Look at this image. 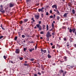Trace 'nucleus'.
I'll return each mask as SVG.
<instances>
[{
  "mask_svg": "<svg viewBox=\"0 0 76 76\" xmlns=\"http://www.w3.org/2000/svg\"><path fill=\"white\" fill-rule=\"evenodd\" d=\"M54 12H56V10H54Z\"/></svg>",
  "mask_w": 76,
  "mask_h": 76,
  "instance_id": "obj_64",
  "label": "nucleus"
},
{
  "mask_svg": "<svg viewBox=\"0 0 76 76\" xmlns=\"http://www.w3.org/2000/svg\"><path fill=\"white\" fill-rule=\"evenodd\" d=\"M52 12H53V11H52V10H50V13H52Z\"/></svg>",
  "mask_w": 76,
  "mask_h": 76,
  "instance_id": "obj_52",
  "label": "nucleus"
},
{
  "mask_svg": "<svg viewBox=\"0 0 76 76\" xmlns=\"http://www.w3.org/2000/svg\"><path fill=\"white\" fill-rule=\"evenodd\" d=\"M52 35H53V36L55 35V32L53 31V32L52 33Z\"/></svg>",
  "mask_w": 76,
  "mask_h": 76,
  "instance_id": "obj_25",
  "label": "nucleus"
},
{
  "mask_svg": "<svg viewBox=\"0 0 76 76\" xmlns=\"http://www.w3.org/2000/svg\"><path fill=\"white\" fill-rule=\"evenodd\" d=\"M48 58H51V56L49 54H48Z\"/></svg>",
  "mask_w": 76,
  "mask_h": 76,
  "instance_id": "obj_20",
  "label": "nucleus"
},
{
  "mask_svg": "<svg viewBox=\"0 0 76 76\" xmlns=\"http://www.w3.org/2000/svg\"><path fill=\"white\" fill-rule=\"evenodd\" d=\"M46 28H47V29H48V25H47Z\"/></svg>",
  "mask_w": 76,
  "mask_h": 76,
  "instance_id": "obj_46",
  "label": "nucleus"
},
{
  "mask_svg": "<svg viewBox=\"0 0 76 76\" xmlns=\"http://www.w3.org/2000/svg\"><path fill=\"white\" fill-rule=\"evenodd\" d=\"M23 23H26L27 21H28V19H24L23 20Z\"/></svg>",
  "mask_w": 76,
  "mask_h": 76,
  "instance_id": "obj_10",
  "label": "nucleus"
},
{
  "mask_svg": "<svg viewBox=\"0 0 76 76\" xmlns=\"http://www.w3.org/2000/svg\"><path fill=\"white\" fill-rule=\"evenodd\" d=\"M64 61H67V57L66 56H64Z\"/></svg>",
  "mask_w": 76,
  "mask_h": 76,
  "instance_id": "obj_14",
  "label": "nucleus"
},
{
  "mask_svg": "<svg viewBox=\"0 0 76 76\" xmlns=\"http://www.w3.org/2000/svg\"><path fill=\"white\" fill-rule=\"evenodd\" d=\"M50 44L51 45H52V46L53 45V44L52 43H50Z\"/></svg>",
  "mask_w": 76,
  "mask_h": 76,
  "instance_id": "obj_53",
  "label": "nucleus"
},
{
  "mask_svg": "<svg viewBox=\"0 0 76 76\" xmlns=\"http://www.w3.org/2000/svg\"><path fill=\"white\" fill-rule=\"evenodd\" d=\"M2 38H3V36H2L0 37V39H1Z\"/></svg>",
  "mask_w": 76,
  "mask_h": 76,
  "instance_id": "obj_43",
  "label": "nucleus"
},
{
  "mask_svg": "<svg viewBox=\"0 0 76 76\" xmlns=\"http://www.w3.org/2000/svg\"><path fill=\"white\" fill-rule=\"evenodd\" d=\"M49 18H53V16L51 15L50 16Z\"/></svg>",
  "mask_w": 76,
  "mask_h": 76,
  "instance_id": "obj_37",
  "label": "nucleus"
},
{
  "mask_svg": "<svg viewBox=\"0 0 76 76\" xmlns=\"http://www.w3.org/2000/svg\"><path fill=\"white\" fill-rule=\"evenodd\" d=\"M34 76H37V75L36 74H34Z\"/></svg>",
  "mask_w": 76,
  "mask_h": 76,
  "instance_id": "obj_60",
  "label": "nucleus"
},
{
  "mask_svg": "<svg viewBox=\"0 0 76 76\" xmlns=\"http://www.w3.org/2000/svg\"><path fill=\"white\" fill-rule=\"evenodd\" d=\"M1 12L2 13H5V11L4 10H3V11H1Z\"/></svg>",
  "mask_w": 76,
  "mask_h": 76,
  "instance_id": "obj_29",
  "label": "nucleus"
},
{
  "mask_svg": "<svg viewBox=\"0 0 76 76\" xmlns=\"http://www.w3.org/2000/svg\"><path fill=\"white\" fill-rule=\"evenodd\" d=\"M53 65L54 66H55V65H56V64L54 63V64H53Z\"/></svg>",
  "mask_w": 76,
  "mask_h": 76,
  "instance_id": "obj_63",
  "label": "nucleus"
},
{
  "mask_svg": "<svg viewBox=\"0 0 76 76\" xmlns=\"http://www.w3.org/2000/svg\"><path fill=\"white\" fill-rule=\"evenodd\" d=\"M3 10V8H0V11L1 12Z\"/></svg>",
  "mask_w": 76,
  "mask_h": 76,
  "instance_id": "obj_44",
  "label": "nucleus"
},
{
  "mask_svg": "<svg viewBox=\"0 0 76 76\" xmlns=\"http://www.w3.org/2000/svg\"><path fill=\"white\" fill-rule=\"evenodd\" d=\"M73 14H75V11L74 9H73L72 10Z\"/></svg>",
  "mask_w": 76,
  "mask_h": 76,
  "instance_id": "obj_18",
  "label": "nucleus"
},
{
  "mask_svg": "<svg viewBox=\"0 0 76 76\" xmlns=\"http://www.w3.org/2000/svg\"><path fill=\"white\" fill-rule=\"evenodd\" d=\"M36 28H37V27L35 26V27H34V29H36Z\"/></svg>",
  "mask_w": 76,
  "mask_h": 76,
  "instance_id": "obj_62",
  "label": "nucleus"
},
{
  "mask_svg": "<svg viewBox=\"0 0 76 76\" xmlns=\"http://www.w3.org/2000/svg\"><path fill=\"white\" fill-rule=\"evenodd\" d=\"M31 20H33V22H35V20H34V18H31Z\"/></svg>",
  "mask_w": 76,
  "mask_h": 76,
  "instance_id": "obj_34",
  "label": "nucleus"
},
{
  "mask_svg": "<svg viewBox=\"0 0 76 76\" xmlns=\"http://www.w3.org/2000/svg\"><path fill=\"white\" fill-rule=\"evenodd\" d=\"M52 28H54V24L53 23H52Z\"/></svg>",
  "mask_w": 76,
  "mask_h": 76,
  "instance_id": "obj_38",
  "label": "nucleus"
},
{
  "mask_svg": "<svg viewBox=\"0 0 76 76\" xmlns=\"http://www.w3.org/2000/svg\"><path fill=\"white\" fill-rule=\"evenodd\" d=\"M66 52L67 53H68V54H70V52L69 51L67 50H66Z\"/></svg>",
  "mask_w": 76,
  "mask_h": 76,
  "instance_id": "obj_27",
  "label": "nucleus"
},
{
  "mask_svg": "<svg viewBox=\"0 0 76 76\" xmlns=\"http://www.w3.org/2000/svg\"><path fill=\"white\" fill-rule=\"evenodd\" d=\"M20 60H23V58L22 57H20Z\"/></svg>",
  "mask_w": 76,
  "mask_h": 76,
  "instance_id": "obj_39",
  "label": "nucleus"
},
{
  "mask_svg": "<svg viewBox=\"0 0 76 76\" xmlns=\"http://www.w3.org/2000/svg\"><path fill=\"white\" fill-rule=\"evenodd\" d=\"M41 51L42 53V52H43V53H45L47 52V50H43L42 49H41Z\"/></svg>",
  "mask_w": 76,
  "mask_h": 76,
  "instance_id": "obj_11",
  "label": "nucleus"
},
{
  "mask_svg": "<svg viewBox=\"0 0 76 76\" xmlns=\"http://www.w3.org/2000/svg\"><path fill=\"white\" fill-rule=\"evenodd\" d=\"M41 21H40L39 22V24H41Z\"/></svg>",
  "mask_w": 76,
  "mask_h": 76,
  "instance_id": "obj_55",
  "label": "nucleus"
},
{
  "mask_svg": "<svg viewBox=\"0 0 76 76\" xmlns=\"http://www.w3.org/2000/svg\"><path fill=\"white\" fill-rule=\"evenodd\" d=\"M40 34H44V32L42 31L40 32Z\"/></svg>",
  "mask_w": 76,
  "mask_h": 76,
  "instance_id": "obj_42",
  "label": "nucleus"
},
{
  "mask_svg": "<svg viewBox=\"0 0 76 76\" xmlns=\"http://www.w3.org/2000/svg\"><path fill=\"white\" fill-rule=\"evenodd\" d=\"M52 8H55L56 9H57V5H54L53 6H52Z\"/></svg>",
  "mask_w": 76,
  "mask_h": 76,
  "instance_id": "obj_8",
  "label": "nucleus"
},
{
  "mask_svg": "<svg viewBox=\"0 0 76 76\" xmlns=\"http://www.w3.org/2000/svg\"><path fill=\"white\" fill-rule=\"evenodd\" d=\"M38 75H41V73H40V72H39L38 73Z\"/></svg>",
  "mask_w": 76,
  "mask_h": 76,
  "instance_id": "obj_47",
  "label": "nucleus"
},
{
  "mask_svg": "<svg viewBox=\"0 0 76 76\" xmlns=\"http://www.w3.org/2000/svg\"><path fill=\"white\" fill-rule=\"evenodd\" d=\"M73 45L74 47H75V48H76V44H74Z\"/></svg>",
  "mask_w": 76,
  "mask_h": 76,
  "instance_id": "obj_40",
  "label": "nucleus"
},
{
  "mask_svg": "<svg viewBox=\"0 0 76 76\" xmlns=\"http://www.w3.org/2000/svg\"><path fill=\"white\" fill-rule=\"evenodd\" d=\"M10 63H12V64H14V63H15V62H13L12 61H10Z\"/></svg>",
  "mask_w": 76,
  "mask_h": 76,
  "instance_id": "obj_24",
  "label": "nucleus"
},
{
  "mask_svg": "<svg viewBox=\"0 0 76 76\" xmlns=\"http://www.w3.org/2000/svg\"><path fill=\"white\" fill-rule=\"evenodd\" d=\"M44 9V8L43 7H42L41 9H39L38 10V12H43V10H43Z\"/></svg>",
  "mask_w": 76,
  "mask_h": 76,
  "instance_id": "obj_7",
  "label": "nucleus"
},
{
  "mask_svg": "<svg viewBox=\"0 0 76 76\" xmlns=\"http://www.w3.org/2000/svg\"><path fill=\"white\" fill-rule=\"evenodd\" d=\"M43 38H42V37H40V39H42Z\"/></svg>",
  "mask_w": 76,
  "mask_h": 76,
  "instance_id": "obj_61",
  "label": "nucleus"
},
{
  "mask_svg": "<svg viewBox=\"0 0 76 76\" xmlns=\"http://www.w3.org/2000/svg\"><path fill=\"white\" fill-rule=\"evenodd\" d=\"M0 27H1L2 28V29H4V28L2 26V24H1V26H0Z\"/></svg>",
  "mask_w": 76,
  "mask_h": 76,
  "instance_id": "obj_51",
  "label": "nucleus"
},
{
  "mask_svg": "<svg viewBox=\"0 0 76 76\" xmlns=\"http://www.w3.org/2000/svg\"><path fill=\"white\" fill-rule=\"evenodd\" d=\"M28 64H24V65L25 66H28Z\"/></svg>",
  "mask_w": 76,
  "mask_h": 76,
  "instance_id": "obj_48",
  "label": "nucleus"
},
{
  "mask_svg": "<svg viewBox=\"0 0 76 76\" xmlns=\"http://www.w3.org/2000/svg\"><path fill=\"white\" fill-rule=\"evenodd\" d=\"M68 14V13H65L64 15V17H67V15Z\"/></svg>",
  "mask_w": 76,
  "mask_h": 76,
  "instance_id": "obj_16",
  "label": "nucleus"
},
{
  "mask_svg": "<svg viewBox=\"0 0 76 76\" xmlns=\"http://www.w3.org/2000/svg\"><path fill=\"white\" fill-rule=\"evenodd\" d=\"M60 61L61 63H63V62H64V61Z\"/></svg>",
  "mask_w": 76,
  "mask_h": 76,
  "instance_id": "obj_50",
  "label": "nucleus"
},
{
  "mask_svg": "<svg viewBox=\"0 0 76 76\" xmlns=\"http://www.w3.org/2000/svg\"><path fill=\"white\" fill-rule=\"evenodd\" d=\"M67 73V72L66 71H65L63 73V76H65V75H66V74Z\"/></svg>",
  "mask_w": 76,
  "mask_h": 76,
  "instance_id": "obj_12",
  "label": "nucleus"
},
{
  "mask_svg": "<svg viewBox=\"0 0 76 76\" xmlns=\"http://www.w3.org/2000/svg\"><path fill=\"white\" fill-rule=\"evenodd\" d=\"M48 12H46V15H47V16H48Z\"/></svg>",
  "mask_w": 76,
  "mask_h": 76,
  "instance_id": "obj_45",
  "label": "nucleus"
},
{
  "mask_svg": "<svg viewBox=\"0 0 76 76\" xmlns=\"http://www.w3.org/2000/svg\"><path fill=\"white\" fill-rule=\"evenodd\" d=\"M70 42H72V39L71 38L70 39Z\"/></svg>",
  "mask_w": 76,
  "mask_h": 76,
  "instance_id": "obj_54",
  "label": "nucleus"
},
{
  "mask_svg": "<svg viewBox=\"0 0 76 76\" xmlns=\"http://www.w3.org/2000/svg\"><path fill=\"white\" fill-rule=\"evenodd\" d=\"M23 23V21L22 20L20 21L19 22V23H20V25H22Z\"/></svg>",
  "mask_w": 76,
  "mask_h": 76,
  "instance_id": "obj_17",
  "label": "nucleus"
},
{
  "mask_svg": "<svg viewBox=\"0 0 76 76\" xmlns=\"http://www.w3.org/2000/svg\"><path fill=\"white\" fill-rule=\"evenodd\" d=\"M53 16H54V18H55V17H56V15L55 14H54L53 15Z\"/></svg>",
  "mask_w": 76,
  "mask_h": 76,
  "instance_id": "obj_56",
  "label": "nucleus"
},
{
  "mask_svg": "<svg viewBox=\"0 0 76 76\" xmlns=\"http://www.w3.org/2000/svg\"><path fill=\"white\" fill-rule=\"evenodd\" d=\"M29 51H30V52H31V51H32L34 50V48H33L30 49H29Z\"/></svg>",
  "mask_w": 76,
  "mask_h": 76,
  "instance_id": "obj_15",
  "label": "nucleus"
},
{
  "mask_svg": "<svg viewBox=\"0 0 76 76\" xmlns=\"http://www.w3.org/2000/svg\"><path fill=\"white\" fill-rule=\"evenodd\" d=\"M22 38H25V35H22Z\"/></svg>",
  "mask_w": 76,
  "mask_h": 76,
  "instance_id": "obj_31",
  "label": "nucleus"
},
{
  "mask_svg": "<svg viewBox=\"0 0 76 76\" xmlns=\"http://www.w3.org/2000/svg\"><path fill=\"white\" fill-rule=\"evenodd\" d=\"M39 4H36L37 6H39Z\"/></svg>",
  "mask_w": 76,
  "mask_h": 76,
  "instance_id": "obj_58",
  "label": "nucleus"
},
{
  "mask_svg": "<svg viewBox=\"0 0 76 76\" xmlns=\"http://www.w3.org/2000/svg\"><path fill=\"white\" fill-rule=\"evenodd\" d=\"M31 1L30 0H26V2H27V3H30V2H31Z\"/></svg>",
  "mask_w": 76,
  "mask_h": 76,
  "instance_id": "obj_19",
  "label": "nucleus"
},
{
  "mask_svg": "<svg viewBox=\"0 0 76 76\" xmlns=\"http://www.w3.org/2000/svg\"><path fill=\"white\" fill-rule=\"evenodd\" d=\"M69 31V32H70L71 33H72V31L73 33H75L76 32V30L75 29H70Z\"/></svg>",
  "mask_w": 76,
  "mask_h": 76,
  "instance_id": "obj_1",
  "label": "nucleus"
},
{
  "mask_svg": "<svg viewBox=\"0 0 76 76\" xmlns=\"http://www.w3.org/2000/svg\"><path fill=\"white\" fill-rule=\"evenodd\" d=\"M60 73H63V72H64L63 71V70H60Z\"/></svg>",
  "mask_w": 76,
  "mask_h": 76,
  "instance_id": "obj_26",
  "label": "nucleus"
},
{
  "mask_svg": "<svg viewBox=\"0 0 76 76\" xmlns=\"http://www.w3.org/2000/svg\"><path fill=\"white\" fill-rule=\"evenodd\" d=\"M3 5H1V8H3Z\"/></svg>",
  "mask_w": 76,
  "mask_h": 76,
  "instance_id": "obj_57",
  "label": "nucleus"
},
{
  "mask_svg": "<svg viewBox=\"0 0 76 76\" xmlns=\"http://www.w3.org/2000/svg\"><path fill=\"white\" fill-rule=\"evenodd\" d=\"M10 7H13L15 6V3H10L9 4Z\"/></svg>",
  "mask_w": 76,
  "mask_h": 76,
  "instance_id": "obj_3",
  "label": "nucleus"
},
{
  "mask_svg": "<svg viewBox=\"0 0 76 76\" xmlns=\"http://www.w3.org/2000/svg\"><path fill=\"white\" fill-rule=\"evenodd\" d=\"M17 38H18V37L17 36L15 37V40H16Z\"/></svg>",
  "mask_w": 76,
  "mask_h": 76,
  "instance_id": "obj_35",
  "label": "nucleus"
},
{
  "mask_svg": "<svg viewBox=\"0 0 76 76\" xmlns=\"http://www.w3.org/2000/svg\"><path fill=\"white\" fill-rule=\"evenodd\" d=\"M3 57L4 59H6V58H7V57L5 56H4Z\"/></svg>",
  "mask_w": 76,
  "mask_h": 76,
  "instance_id": "obj_30",
  "label": "nucleus"
},
{
  "mask_svg": "<svg viewBox=\"0 0 76 76\" xmlns=\"http://www.w3.org/2000/svg\"><path fill=\"white\" fill-rule=\"evenodd\" d=\"M52 48H55V45H54L52 47Z\"/></svg>",
  "mask_w": 76,
  "mask_h": 76,
  "instance_id": "obj_32",
  "label": "nucleus"
},
{
  "mask_svg": "<svg viewBox=\"0 0 76 76\" xmlns=\"http://www.w3.org/2000/svg\"><path fill=\"white\" fill-rule=\"evenodd\" d=\"M36 26H37V28H39V29H42V27L40 25L38 24L36 25Z\"/></svg>",
  "mask_w": 76,
  "mask_h": 76,
  "instance_id": "obj_5",
  "label": "nucleus"
},
{
  "mask_svg": "<svg viewBox=\"0 0 76 76\" xmlns=\"http://www.w3.org/2000/svg\"><path fill=\"white\" fill-rule=\"evenodd\" d=\"M57 18V20H59V19H60V18L59 17V16H58Z\"/></svg>",
  "mask_w": 76,
  "mask_h": 76,
  "instance_id": "obj_22",
  "label": "nucleus"
},
{
  "mask_svg": "<svg viewBox=\"0 0 76 76\" xmlns=\"http://www.w3.org/2000/svg\"><path fill=\"white\" fill-rule=\"evenodd\" d=\"M28 49H27V48H23V50L24 51H26V50H27Z\"/></svg>",
  "mask_w": 76,
  "mask_h": 76,
  "instance_id": "obj_21",
  "label": "nucleus"
},
{
  "mask_svg": "<svg viewBox=\"0 0 76 76\" xmlns=\"http://www.w3.org/2000/svg\"><path fill=\"white\" fill-rule=\"evenodd\" d=\"M38 46V45L37 44L35 46V48H37V46Z\"/></svg>",
  "mask_w": 76,
  "mask_h": 76,
  "instance_id": "obj_41",
  "label": "nucleus"
},
{
  "mask_svg": "<svg viewBox=\"0 0 76 76\" xmlns=\"http://www.w3.org/2000/svg\"><path fill=\"white\" fill-rule=\"evenodd\" d=\"M15 53L17 54H19L20 53V50L19 49H16Z\"/></svg>",
  "mask_w": 76,
  "mask_h": 76,
  "instance_id": "obj_4",
  "label": "nucleus"
},
{
  "mask_svg": "<svg viewBox=\"0 0 76 76\" xmlns=\"http://www.w3.org/2000/svg\"><path fill=\"white\" fill-rule=\"evenodd\" d=\"M63 28L64 29H66V26H63Z\"/></svg>",
  "mask_w": 76,
  "mask_h": 76,
  "instance_id": "obj_49",
  "label": "nucleus"
},
{
  "mask_svg": "<svg viewBox=\"0 0 76 76\" xmlns=\"http://www.w3.org/2000/svg\"><path fill=\"white\" fill-rule=\"evenodd\" d=\"M64 41H67V39H66V37H64Z\"/></svg>",
  "mask_w": 76,
  "mask_h": 76,
  "instance_id": "obj_33",
  "label": "nucleus"
},
{
  "mask_svg": "<svg viewBox=\"0 0 76 76\" xmlns=\"http://www.w3.org/2000/svg\"><path fill=\"white\" fill-rule=\"evenodd\" d=\"M42 27H43V29H44L45 28V25H43L42 26Z\"/></svg>",
  "mask_w": 76,
  "mask_h": 76,
  "instance_id": "obj_36",
  "label": "nucleus"
},
{
  "mask_svg": "<svg viewBox=\"0 0 76 76\" xmlns=\"http://www.w3.org/2000/svg\"><path fill=\"white\" fill-rule=\"evenodd\" d=\"M74 67V65H72L70 66H69L68 67V69H73V68Z\"/></svg>",
  "mask_w": 76,
  "mask_h": 76,
  "instance_id": "obj_9",
  "label": "nucleus"
},
{
  "mask_svg": "<svg viewBox=\"0 0 76 76\" xmlns=\"http://www.w3.org/2000/svg\"><path fill=\"white\" fill-rule=\"evenodd\" d=\"M56 13L58 15H60V12L58 10H56Z\"/></svg>",
  "mask_w": 76,
  "mask_h": 76,
  "instance_id": "obj_13",
  "label": "nucleus"
},
{
  "mask_svg": "<svg viewBox=\"0 0 76 76\" xmlns=\"http://www.w3.org/2000/svg\"><path fill=\"white\" fill-rule=\"evenodd\" d=\"M66 46L67 47H69V43L68 42L66 44Z\"/></svg>",
  "mask_w": 76,
  "mask_h": 76,
  "instance_id": "obj_23",
  "label": "nucleus"
},
{
  "mask_svg": "<svg viewBox=\"0 0 76 76\" xmlns=\"http://www.w3.org/2000/svg\"><path fill=\"white\" fill-rule=\"evenodd\" d=\"M30 61H34V59L32 58L30 59Z\"/></svg>",
  "mask_w": 76,
  "mask_h": 76,
  "instance_id": "obj_28",
  "label": "nucleus"
},
{
  "mask_svg": "<svg viewBox=\"0 0 76 76\" xmlns=\"http://www.w3.org/2000/svg\"><path fill=\"white\" fill-rule=\"evenodd\" d=\"M51 37V34H50V32H48L47 34H46V37H47L48 38L49 37Z\"/></svg>",
  "mask_w": 76,
  "mask_h": 76,
  "instance_id": "obj_2",
  "label": "nucleus"
},
{
  "mask_svg": "<svg viewBox=\"0 0 76 76\" xmlns=\"http://www.w3.org/2000/svg\"><path fill=\"white\" fill-rule=\"evenodd\" d=\"M62 0V1H63V2H64V3L65 2V0Z\"/></svg>",
  "mask_w": 76,
  "mask_h": 76,
  "instance_id": "obj_59",
  "label": "nucleus"
},
{
  "mask_svg": "<svg viewBox=\"0 0 76 76\" xmlns=\"http://www.w3.org/2000/svg\"><path fill=\"white\" fill-rule=\"evenodd\" d=\"M34 17L36 19H38L39 18V15H35Z\"/></svg>",
  "mask_w": 76,
  "mask_h": 76,
  "instance_id": "obj_6",
  "label": "nucleus"
}]
</instances>
